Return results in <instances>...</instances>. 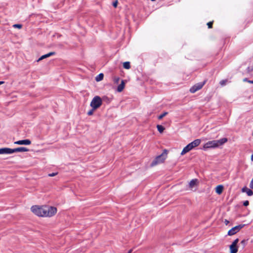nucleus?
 I'll return each instance as SVG.
<instances>
[{
	"mask_svg": "<svg viewBox=\"0 0 253 253\" xmlns=\"http://www.w3.org/2000/svg\"><path fill=\"white\" fill-rule=\"evenodd\" d=\"M157 127L158 130L160 133H162L165 129V127L161 125H157Z\"/></svg>",
	"mask_w": 253,
	"mask_h": 253,
	"instance_id": "obj_17",
	"label": "nucleus"
},
{
	"mask_svg": "<svg viewBox=\"0 0 253 253\" xmlns=\"http://www.w3.org/2000/svg\"><path fill=\"white\" fill-rule=\"evenodd\" d=\"M244 224H240L233 227L228 231L227 233L228 235L231 236L236 234L237 233L239 232L240 230L244 227Z\"/></svg>",
	"mask_w": 253,
	"mask_h": 253,
	"instance_id": "obj_6",
	"label": "nucleus"
},
{
	"mask_svg": "<svg viewBox=\"0 0 253 253\" xmlns=\"http://www.w3.org/2000/svg\"><path fill=\"white\" fill-rule=\"evenodd\" d=\"M168 152L165 150L159 156H157L151 164V167L155 166L157 165L163 163L167 158Z\"/></svg>",
	"mask_w": 253,
	"mask_h": 253,
	"instance_id": "obj_4",
	"label": "nucleus"
},
{
	"mask_svg": "<svg viewBox=\"0 0 253 253\" xmlns=\"http://www.w3.org/2000/svg\"><path fill=\"white\" fill-rule=\"evenodd\" d=\"M207 25L208 26L209 28H211L212 25V22H210L208 23Z\"/></svg>",
	"mask_w": 253,
	"mask_h": 253,
	"instance_id": "obj_28",
	"label": "nucleus"
},
{
	"mask_svg": "<svg viewBox=\"0 0 253 253\" xmlns=\"http://www.w3.org/2000/svg\"><path fill=\"white\" fill-rule=\"evenodd\" d=\"M168 112H165L158 117V119L161 120L163 117L166 116L168 114Z\"/></svg>",
	"mask_w": 253,
	"mask_h": 253,
	"instance_id": "obj_20",
	"label": "nucleus"
},
{
	"mask_svg": "<svg viewBox=\"0 0 253 253\" xmlns=\"http://www.w3.org/2000/svg\"><path fill=\"white\" fill-rule=\"evenodd\" d=\"M201 141L200 139H197L188 144L183 149L181 152V155L183 156L185 155L186 153L189 152L195 147L199 146L201 143Z\"/></svg>",
	"mask_w": 253,
	"mask_h": 253,
	"instance_id": "obj_3",
	"label": "nucleus"
},
{
	"mask_svg": "<svg viewBox=\"0 0 253 253\" xmlns=\"http://www.w3.org/2000/svg\"><path fill=\"white\" fill-rule=\"evenodd\" d=\"M13 27L15 28L21 29L22 25L21 24H14Z\"/></svg>",
	"mask_w": 253,
	"mask_h": 253,
	"instance_id": "obj_22",
	"label": "nucleus"
},
{
	"mask_svg": "<svg viewBox=\"0 0 253 253\" xmlns=\"http://www.w3.org/2000/svg\"><path fill=\"white\" fill-rule=\"evenodd\" d=\"M249 202L248 201H245L244 202V203H243L244 206H247L249 205Z\"/></svg>",
	"mask_w": 253,
	"mask_h": 253,
	"instance_id": "obj_29",
	"label": "nucleus"
},
{
	"mask_svg": "<svg viewBox=\"0 0 253 253\" xmlns=\"http://www.w3.org/2000/svg\"><path fill=\"white\" fill-rule=\"evenodd\" d=\"M250 187L251 189H253V178L251 181V182L250 183Z\"/></svg>",
	"mask_w": 253,
	"mask_h": 253,
	"instance_id": "obj_26",
	"label": "nucleus"
},
{
	"mask_svg": "<svg viewBox=\"0 0 253 253\" xmlns=\"http://www.w3.org/2000/svg\"><path fill=\"white\" fill-rule=\"evenodd\" d=\"M246 193L248 196H251L253 195V191L251 189H248V190H247Z\"/></svg>",
	"mask_w": 253,
	"mask_h": 253,
	"instance_id": "obj_21",
	"label": "nucleus"
},
{
	"mask_svg": "<svg viewBox=\"0 0 253 253\" xmlns=\"http://www.w3.org/2000/svg\"><path fill=\"white\" fill-rule=\"evenodd\" d=\"M54 54V52H49L46 54H45V55H43L38 60V62L43 59H45L46 58H47L51 55H53Z\"/></svg>",
	"mask_w": 253,
	"mask_h": 253,
	"instance_id": "obj_15",
	"label": "nucleus"
},
{
	"mask_svg": "<svg viewBox=\"0 0 253 253\" xmlns=\"http://www.w3.org/2000/svg\"><path fill=\"white\" fill-rule=\"evenodd\" d=\"M248 81H249V80L247 78L244 79V82H248Z\"/></svg>",
	"mask_w": 253,
	"mask_h": 253,
	"instance_id": "obj_34",
	"label": "nucleus"
},
{
	"mask_svg": "<svg viewBox=\"0 0 253 253\" xmlns=\"http://www.w3.org/2000/svg\"><path fill=\"white\" fill-rule=\"evenodd\" d=\"M224 223L226 225H227L229 223V221L228 220L225 219L224 221Z\"/></svg>",
	"mask_w": 253,
	"mask_h": 253,
	"instance_id": "obj_32",
	"label": "nucleus"
},
{
	"mask_svg": "<svg viewBox=\"0 0 253 253\" xmlns=\"http://www.w3.org/2000/svg\"><path fill=\"white\" fill-rule=\"evenodd\" d=\"M245 240H243V241H241V243H242V244H245Z\"/></svg>",
	"mask_w": 253,
	"mask_h": 253,
	"instance_id": "obj_35",
	"label": "nucleus"
},
{
	"mask_svg": "<svg viewBox=\"0 0 253 253\" xmlns=\"http://www.w3.org/2000/svg\"><path fill=\"white\" fill-rule=\"evenodd\" d=\"M113 80L115 84H118L120 81V78L118 77H114L113 78Z\"/></svg>",
	"mask_w": 253,
	"mask_h": 253,
	"instance_id": "obj_19",
	"label": "nucleus"
},
{
	"mask_svg": "<svg viewBox=\"0 0 253 253\" xmlns=\"http://www.w3.org/2000/svg\"><path fill=\"white\" fill-rule=\"evenodd\" d=\"M102 104V100L99 96H94L92 99L90 105L93 109H97Z\"/></svg>",
	"mask_w": 253,
	"mask_h": 253,
	"instance_id": "obj_5",
	"label": "nucleus"
},
{
	"mask_svg": "<svg viewBox=\"0 0 253 253\" xmlns=\"http://www.w3.org/2000/svg\"><path fill=\"white\" fill-rule=\"evenodd\" d=\"M249 188H248L247 187H244L242 189V191L243 192H246L247 191V190H248Z\"/></svg>",
	"mask_w": 253,
	"mask_h": 253,
	"instance_id": "obj_27",
	"label": "nucleus"
},
{
	"mask_svg": "<svg viewBox=\"0 0 253 253\" xmlns=\"http://www.w3.org/2000/svg\"><path fill=\"white\" fill-rule=\"evenodd\" d=\"M28 149L25 147H21L15 149H12V154L16 152H27Z\"/></svg>",
	"mask_w": 253,
	"mask_h": 253,
	"instance_id": "obj_11",
	"label": "nucleus"
},
{
	"mask_svg": "<svg viewBox=\"0 0 253 253\" xmlns=\"http://www.w3.org/2000/svg\"><path fill=\"white\" fill-rule=\"evenodd\" d=\"M31 211L38 216L50 217L57 212V209L54 207L46 205H34L31 208Z\"/></svg>",
	"mask_w": 253,
	"mask_h": 253,
	"instance_id": "obj_1",
	"label": "nucleus"
},
{
	"mask_svg": "<svg viewBox=\"0 0 253 253\" xmlns=\"http://www.w3.org/2000/svg\"><path fill=\"white\" fill-rule=\"evenodd\" d=\"M204 84L205 82L203 83H199L196 84L192 87H191V88L190 89V91L192 93L196 92L197 91L201 89L202 87L204 86Z\"/></svg>",
	"mask_w": 253,
	"mask_h": 253,
	"instance_id": "obj_7",
	"label": "nucleus"
},
{
	"mask_svg": "<svg viewBox=\"0 0 253 253\" xmlns=\"http://www.w3.org/2000/svg\"><path fill=\"white\" fill-rule=\"evenodd\" d=\"M104 75L102 73L99 74L98 75H97L95 78V80L97 82L101 81L103 79Z\"/></svg>",
	"mask_w": 253,
	"mask_h": 253,
	"instance_id": "obj_16",
	"label": "nucleus"
},
{
	"mask_svg": "<svg viewBox=\"0 0 253 253\" xmlns=\"http://www.w3.org/2000/svg\"><path fill=\"white\" fill-rule=\"evenodd\" d=\"M12 149L9 148H2L0 149V154H11Z\"/></svg>",
	"mask_w": 253,
	"mask_h": 253,
	"instance_id": "obj_10",
	"label": "nucleus"
},
{
	"mask_svg": "<svg viewBox=\"0 0 253 253\" xmlns=\"http://www.w3.org/2000/svg\"><path fill=\"white\" fill-rule=\"evenodd\" d=\"M198 181L197 179H192L189 184V187L191 190L195 191L198 185Z\"/></svg>",
	"mask_w": 253,
	"mask_h": 253,
	"instance_id": "obj_8",
	"label": "nucleus"
},
{
	"mask_svg": "<svg viewBox=\"0 0 253 253\" xmlns=\"http://www.w3.org/2000/svg\"><path fill=\"white\" fill-rule=\"evenodd\" d=\"M132 250H130L128 252V253H131L132 252Z\"/></svg>",
	"mask_w": 253,
	"mask_h": 253,
	"instance_id": "obj_37",
	"label": "nucleus"
},
{
	"mask_svg": "<svg viewBox=\"0 0 253 253\" xmlns=\"http://www.w3.org/2000/svg\"><path fill=\"white\" fill-rule=\"evenodd\" d=\"M125 81L124 80H122L121 81V83L120 85H119V86H118V88H117V91L119 92H122L123 89H124L125 88Z\"/></svg>",
	"mask_w": 253,
	"mask_h": 253,
	"instance_id": "obj_13",
	"label": "nucleus"
},
{
	"mask_svg": "<svg viewBox=\"0 0 253 253\" xmlns=\"http://www.w3.org/2000/svg\"><path fill=\"white\" fill-rule=\"evenodd\" d=\"M226 83V80H222L220 82V84L221 85H224Z\"/></svg>",
	"mask_w": 253,
	"mask_h": 253,
	"instance_id": "obj_25",
	"label": "nucleus"
},
{
	"mask_svg": "<svg viewBox=\"0 0 253 253\" xmlns=\"http://www.w3.org/2000/svg\"><path fill=\"white\" fill-rule=\"evenodd\" d=\"M251 159H252V160H253V155H252V156Z\"/></svg>",
	"mask_w": 253,
	"mask_h": 253,
	"instance_id": "obj_38",
	"label": "nucleus"
},
{
	"mask_svg": "<svg viewBox=\"0 0 253 253\" xmlns=\"http://www.w3.org/2000/svg\"><path fill=\"white\" fill-rule=\"evenodd\" d=\"M223 190V186L221 185H219L215 188V192L218 195H220L222 193Z\"/></svg>",
	"mask_w": 253,
	"mask_h": 253,
	"instance_id": "obj_14",
	"label": "nucleus"
},
{
	"mask_svg": "<svg viewBox=\"0 0 253 253\" xmlns=\"http://www.w3.org/2000/svg\"><path fill=\"white\" fill-rule=\"evenodd\" d=\"M14 143L17 145H29L31 144V141L29 139H25L15 141Z\"/></svg>",
	"mask_w": 253,
	"mask_h": 253,
	"instance_id": "obj_9",
	"label": "nucleus"
},
{
	"mask_svg": "<svg viewBox=\"0 0 253 253\" xmlns=\"http://www.w3.org/2000/svg\"><path fill=\"white\" fill-rule=\"evenodd\" d=\"M230 253H237L238 252L237 246L232 244L229 246Z\"/></svg>",
	"mask_w": 253,
	"mask_h": 253,
	"instance_id": "obj_12",
	"label": "nucleus"
},
{
	"mask_svg": "<svg viewBox=\"0 0 253 253\" xmlns=\"http://www.w3.org/2000/svg\"><path fill=\"white\" fill-rule=\"evenodd\" d=\"M117 4H118V1H116L115 2H113V6L115 7H116L117 6Z\"/></svg>",
	"mask_w": 253,
	"mask_h": 253,
	"instance_id": "obj_31",
	"label": "nucleus"
},
{
	"mask_svg": "<svg viewBox=\"0 0 253 253\" xmlns=\"http://www.w3.org/2000/svg\"><path fill=\"white\" fill-rule=\"evenodd\" d=\"M248 82L249 83H250V84H253V81H248Z\"/></svg>",
	"mask_w": 253,
	"mask_h": 253,
	"instance_id": "obj_33",
	"label": "nucleus"
},
{
	"mask_svg": "<svg viewBox=\"0 0 253 253\" xmlns=\"http://www.w3.org/2000/svg\"><path fill=\"white\" fill-rule=\"evenodd\" d=\"M4 83V82H2V81H0V85L3 84Z\"/></svg>",
	"mask_w": 253,
	"mask_h": 253,
	"instance_id": "obj_36",
	"label": "nucleus"
},
{
	"mask_svg": "<svg viewBox=\"0 0 253 253\" xmlns=\"http://www.w3.org/2000/svg\"><path fill=\"white\" fill-rule=\"evenodd\" d=\"M56 174H57V173H52L49 174L48 175H49V176L52 177V176H55Z\"/></svg>",
	"mask_w": 253,
	"mask_h": 253,
	"instance_id": "obj_30",
	"label": "nucleus"
},
{
	"mask_svg": "<svg viewBox=\"0 0 253 253\" xmlns=\"http://www.w3.org/2000/svg\"><path fill=\"white\" fill-rule=\"evenodd\" d=\"M227 141V139L223 138L217 140L209 141L203 145L204 149L215 148L222 145Z\"/></svg>",
	"mask_w": 253,
	"mask_h": 253,
	"instance_id": "obj_2",
	"label": "nucleus"
},
{
	"mask_svg": "<svg viewBox=\"0 0 253 253\" xmlns=\"http://www.w3.org/2000/svg\"><path fill=\"white\" fill-rule=\"evenodd\" d=\"M96 109H93L92 108L91 110H90V111H89L88 112H87V115H89V116H91L92 115H93V113H94V111Z\"/></svg>",
	"mask_w": 253,
	"mask_h": 253,
	"instance_id": "obj_23",
	"label": "nucleus"
},
{
	"mask_svg": "<svg viewBox=\"0 0 253 253\" xmlns=\"http://www.w3.org/2000/svg\"><path fill=\"white\" fill-rule=\"evenodd\" d=\"M123 67L126 69H129L130 68V63L129 62H125L123 64Z\"/></svg>",
	"mask_w": 253,
	"mask_h": 253,
	"instance_id": "obj_18",
	"label": "nucleus"
},
{
	"mask_svg": "<svg viewBox=\"0 0 253 253\" xmlns=\"http://www.w3.org/2000/svg\"><path fill=\"white\" fill-rule=\"evenodd\" d=\"M239 242V239H235L232 243V244H233L234 245H236V246H237V244Z\"/></svg>",
	"mask_w": 253,
	"mask_h": 253,
	"instance_id": "obj_24",
	"label": "nucleus"
}]
</instances>
